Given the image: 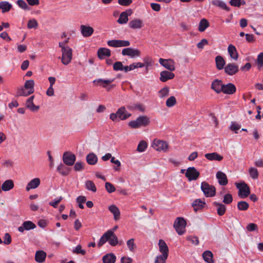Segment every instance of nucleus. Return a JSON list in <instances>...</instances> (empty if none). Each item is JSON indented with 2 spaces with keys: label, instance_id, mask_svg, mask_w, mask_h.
Returning a JSON list of instances; mask_svg holds the SVG:
<instances>
[{
  "label": "nucleus",
  "instance_id": "obj_15",
  "mask_svg": "<svg viewBox=\"0 0 263 263\" xmlns=\"http://www.w3.org/2000/svg\"><path fill=\"white\" fill-rule=\"evenodd\" d=\"M36 228V225L31 221H24L21 226L18 228L19 232L23 233L24 231H29Z\"/></svg>",
  "mask_w": 263,
  "mask_h": 263
},
{
  "label": "nucleus",
  "instance_id": "obj_19",
  "mask_svg": "<svg viewBox=\"0 0 263 263\" xmlns=\"http://www.w3.org/2000/svg\"><path fill=\"white\" fill-rule=\"evenodd\" d=\"M159 251L164 257H168L169 250L166 242L163 239H160L158 243Z\"/></svg>",
  "mask_w": 263,
  "mask_h": 263
},
{
  "label": "nucleus",
  "instance_id": "obj_42",
  "mask_svg": "<svg viewBox=\"0 0 263 263\" xmlns=\"http://www.w3.org/2000/svg\"><path fill=\"white\" fill-rule=\"evenodd\" d=\"M229 4L232 6L239 8L241 6L245 5L246 3L244 0H230Z\"/></svg>",
  "mask_w": 263,
  "mask_h": 263
},
{
  "label": "nucleus",
  "instance_id": "obj_59",
  "mask_svg": "<svg viewBox=\"0 0 263 263\" xmlns=\"http://www.w3.org/2000/svg\"><path fill=\"white\" fill-rule=\"evenodd\" d=\"M246 229L249 232H253L258 229V226L256 224L254 223H250L246 227Z\"/></svg>",
  "mask_w": 263,
  "mask_h": 263
},
{
  "label": "nucleus",
  "instance_id": "obj_8",
  "mask_svg": "<svg viewBox=\"0 0 263 263\" xmlns=\"http://www.w3.org/2000/svg\"><path fill=\"white\" fill-rule=\"evenodd\" d=\"M159 62L162 66L170 71H173L175 70V62L173 59H164L160 58Z\"/></svg>",
  "mask_w": 263,
  "mask_h": 263
},
{
  "label": "nucleus",
  "instance_id": "obj_18",
  "mask_svg": "<svg viewBox=\"0 0 263 263\" xmlns=\"http://www.w3.org/2000/svg\"><path fill=\"white\" fill-rule=\"evenodd\" d=\"M160 80L162 82H165L169 80L174 78L175 74L171 71L163 70L160 72Z\"/></svg>",
  "mask_w": 263,
  "mask_h": 263
},
{
  "label": "nucleus",
  "instance_id": "obj_62",
  "mask_svg": "<svg viewBox=\"0 0 263 263\" xmlns=\"http://www.w3.org/2000/svg\"><path fill=\"white\" fill-rule=\"evenodd\" d=\"M127 245L130 251H134V249L136 248V246L134 243V239L133 238L130 239L127 241Z\"/></svg>",
  "mask_w": 263,
  "mask_h": 263
},
{
  "label": "nucleus",
  "instance_id": "obj_58",
  "mask_svg": "<svg viewBox=\"0 0 263 263\" xmlns=\"http://www.w3.org/2000/svg\"><path fill=\"white\" fill-rule=\"evenodd\" d=\"M17 5L24 10H28L29 7L24 0H18L16 2Z\"/></svg>",
  "mask_w": 263,
  "mask_h": 263
},
{
  "label": "nucleus",
  "instance_id": "obj_6",
  "mask_svg": "<svg viewBox=\"0 0 263 263\" xmlns=\"http://www.w3.org/2000/svg\"><path fill=\"white\" fill-rule=\"evenodd\" d=\"M236 187L239 189L238 195L240 198H246L250 195V187L245 182L237 183Z\"/></svg>",
  "mask_w": 263,
  "mask_h": 263
},
{
  "label": "nucleus",
  "instance_id": "obj_37",
  "mask_svg": "<svg viewBox=\"0 0 263 263\" xmlns=\"http://www.w3.org/2000/svg\"><path fill=\"white\" fill-rule=\"evenodd\" d=\"M34 82L33 80H27L25 82L24 87L28 90L30 93H33L34 91Z\"/></svg>",
  "mask_w": 263,
  "mask_h": 263
},
{
  "label": "nucleus",
  "instance_id": "obj_60",
  "mask_svg": "<svg viewBox=\"0 0 263 263\" xmlns=\"http://www.w3.org/2000/svg\"><path fill=\"white\" fill-rule=\"evenodd\" d=\"M63 198L62 197H60L58 198L55 199L54 200L50 201L49 203V204L54 208H57L58 204L62 201Z\"/></svg>",
  "mask_w": 263,
  "mask_h": 263
},
{
  "label": "nucleus",
  "instance_id": "obj_40",
  "mask_svg": "<svg viewBox=\"0 0 263 263\" xmlns=\"http://www.w3.org/2000/svg\"><path fill=\"white\" fill-rule=\"evenodd\" d=\"M98 160L97 156L93 153H90L86 157L87 162L90 165L95 164Z\"/></svg>",
  "mask_w": 263,
  "mask_h": 263
},
{
  "label": "nucleus",
  "instance_id": "obj_61",
  "mask_svg": "<svg viewBox=\"0 0 263 263\" xmlns=\"http://www.w3.org/2000/svg\"><path fill=\"white\" fill-rule=\"evenodd\" d=\"M105 189L106 191L109 193L115 191V187L108 182L105 183Z\"/></svg>",
  "mask_w": 263,
  "mask_h": 263
},
{
  "label": "nucleus",
  "instance_id": "obj_45",
  "mask_svg": "<svg viewBox=\"0 0 263 263\" xmlns=\"http://www.w3.org/2000/svg\"><path fill=\"white\" fill-rule=\"evenodd\" d=\"M31 94L32 93H30V92L28 90L26 89L24 87H22L18 89L16 96L27 97Z\"/></svg>",
  "mask_w": 263,
  "mask_h": 263
},
{
  "label": "nucleus",
  "instance_id": "obj_11",
  "mask_svg": "<svg viewBox=\"0 0 263 263\" xmlns=\"http://www.w3.org/2000/svg\"><path fill=\"white\" fill-rule=\"evenodd\" d=\"M122 54L123 55H128L133 58L140 57L141 55V51L138 49L126 48L122 50Z\"/></svg>",
  "mask_w": 263,
  "mask_h": 263
},
{
  "label": "nucleus",
  "instance_id": "obj_27",
  "mask_svg": "<svg viewBox=\"0 0 263 263\" xmlns=\"http://www.w3.org/2000/svg\"><path fill=\"white\" fill-rule=\"evenodd\" d=\"M205 157L210 161L217 160L218 161H221L223 158L222 156L216 152L206 154Z\"/></svg>",
  "mask_w": 263,
  "mask_h": 263
},
{
  "label": "nucleus",
  "instance_id": "obj_12",
  "mask_svg": "<svg viewBox=\"0 0 263 263\" xmlns=\"http://www.w3.org/2000/svg\"><path fill=\"white\" fill-rule=\"evenodd\" d=\"M224 72L229 76L235 74L239 71L238 66L234 63H229L224 68Z\"/></svg>",
  "mask_w": 263,
  "mask_h": 263
},
{
  "label": "nucleus",
  "instance_id": "obj_52",
  "mask_svg": "<svg viewBox=\"0 0 263 263\" xmlns=\"http://www.w3.org/2000/svg\"><path fill=\"white\" fill-rule=\"evenodd\" d=\"M38 27V23L34 18L30 20L27 24V27L28 29H36Z\"/></svg>",
  "mask_w": 263,
  "mask_h": 263
},
{
  "label": "nucleus",
  "instance_id": "obj_55",
  "mask_svg": "<svg viewBox=\"0 0 263 263\" xmlns=\"http://www.w3.org/2000/svg\"><path fill=\"white\" fill-rule=\"evenodd\" d=\"M130 45V42L128 41L117 40L116 47H126Z\"/></svg>",
  "mask_w": 263,
  "mask_h": 263
},
{
  "label": "nucleus",
  "instance_id": "obj_21",
  "mask_svg": "<svg viewBox=\"0 0 263 263\" xmlns=\"http://www.w3.org/2000/svg\"><path fill=\"white\" fill-rule=\"evenodd\" d=\"M34 98V96H32L30 97H29L26 101V107L28 109H29L31 111L35 112V111H38V110L40 108V106L35 105L33 103Z\"/></svg>",
  "mask_w": 263,
  "mask_h": 263
},
{
  "label": "nucleus",
  "instance_id": "obj_54",
  "mask_svg": "<svg viewBox=\"0 0 263 263\" xmlns=\"http://www.w3.org/2000/svg\"><path fill=\"white\" fill-rule=\"evenodd\" d=\"M127 107L130 110L138 109L141 112H144L145 111L144 107L142 105L140 104H134L132 106L129 105L127 106Z\"/></svg>",
  "mask_w": 263,
  "mask_h": 263
},
{
  "label": "nucleus",
  "instance_id": "obj_30",
  "mask_svg": "<svg viewBox=\"0 0 263 263\" xmlns=\"http://www.w3.org/2000/svg\"><path fill=\"white\" fill-rule=\"evenodd\" d=\"M98 56L100 59H103L106 57L110 55V50L106 48H100L98 50Z\"/></svg>",
  "mask_w": 263,
  "mask_h": 263
},
{
  "label": "nucleus",
  "instance_id": "obj_63",
  "mask_svg": "<svg viewBox=\"0 0 263 263\" xmlns=\"http://www.w3.org/2000/svg\"><path fill=\"white\" fill-rule=\"evenodd\" d=\"M11 240L10 235L8 233H6L4 238V243L5 245H9L11 242Z\"/></svg>",
  "mask_w": 263,
  "mask_h": 263
},
{
  "label": "nucleus",
  "instance_id": "obj_7",
  "mask_svg": "<svg viewBox=\"0 0 263 263\" xmlns=\"http://www.w3.org/2000/svg\"><path fill=\"white\" fill-rule=\"evenodd\" d=\"M200 176V173L194 167H189L185 173V177L189 181L196 180Z\"/></svg>",
  "mask_w": 263,
  "mask_h": 263
},
{
  "label": "nucleus",
  "instance_id": "obj_13",
  "mask_svg": "<svg viewBox=\"0 0 263 263\" xmlns=\"http://www.w3.org/2000/svg\"><path fill=\"white\" fill-rule=\"evenodd\" d=\"M132 116L130 113H129L125 107H121L119 108L116 111V118L118 117L120 120H126Z\"/></svg>",
  "mask_w": 263,
  "mask_h": 263
},
{
  "label": "nucleus",
  "instance_id": "obj_1",
  "mask_svg": "<svg viewBox=\"0 0 263 263\" xmlns=\"http://www.w3.org/2000/svg\"><path fill=\"white\" fill-rule=\"evenodd\" d=\"M150 119L146 116H140L135 120H132L128 122V126L132 128L136 129L141 127H146L149 124Z\"/></svg>",
  "mask_w": 263,
  "mask_h": 263
},
{
  "label": "nucleus",
  "instance_id": "obj_32",
  "mask_svg": "<svg viewBox=\"0 0 263 263\" xmlns=\"http://www.w3.org/2000/svg\"><path fill=\"white\" fill-rule=\"evenodd\" d=\"M202 257L204 260L207 263H214L213 259V254L211 251L206 250L202 254Z\"/></svg>",
  "mask_w": 263,
  "mask_h": 263
},
{
  "label": "nucleus",
  "instance_id": "obj_35",
  "mask_svg": "<svg viewBox=\"0 0 263 263\" xmlns=\"http://www.w3.org/2000/svg\"><path fill=\"white\" fill-rule=\"evenodd\" d=\"M12 5L7 1H2L0 2V9L3 13H5L10 11L12 8Z\"/></svg>",
  "mask_w": 263,
  "mask_h": 263
},
{
  "label": "nucleus",
  "instance_id": "obj_17",
  "mask_svg": "<svg viewBox=\"0 0 263 263\" xmlns=\"http://www.w3.org/2000/svg\"><path fill=\"white\" fill-rule=\"evenodd\" d=\"M132 13L133 11L130 9L122 12L120 15L119 18L118 20V22L121 24L126 23L128 20V16H130Z\"/></svg>",
  "mask_w": 263,
  "mask_h": 263
},
{
  "label": "nucleus",
  "instance_id": "obj_49",
  "mask_svg": "<svg viewBox=\"0 0 263 263\" xmlns=\"http://www.w3.org/2000/svg\"><path fill=\"white\" fill-rule=\"evenodd\" d=\"M169 87L167 86L164 87L158 91L159 96L160 98L166 97L169 94Z\"/></svg>",
  "mask_w": 263,
  "mask_h": 263
},
{
  "label": "nucleus",
  "instance_id": "obj_50",
  "mask_svg": "<svg viewBox=\"0 0 263 263\" xmlns=\"http://www.w3.org/2000/svg\"><path fill=\"white\" fill-rule=\"evenodd\" d=\"M177 103L176 99L174 96L168 98L166 101V105L168 107L174 106Z\"/></svg>",
  "mask_w": 263,
  "mask_h": 263
},
{
  "label": "nucleus",
  "instance_id": "obj_38",
  "mask_svg": "<svg viewBox=\"0 0 263 263\" xmlns=\"http://www.w3.org/2000/svg\"><path fill=\"white\" fill-rule=\"evenodd\" d=\"M210 24L206 19L202 18L199 22L198 30L200 32H203L209 26Z\"/></svg>",
  "mask_w": 263,
  "mask_h": 263
},
{
  "label": "nucleus",
  "instance_id": "obj_51",
  "mask_svg": "<svg viewBox=\"0 0 263 263\" xmlns=\"http://www.w3.org/2000/svg\"><path fill=\"white\" fill-rule=\"evenodd\" d=\"M72 252L76 254H81L82 255H84L86 254V251L82 249V246L80 245H78L73 249Z\"/></svg>",
  "mask_w": 263,
  "mask_h": 263
},
{
  "label": "nucleus",
  "instance_id": "obj_26",
  "mask_svg": "<svg viewBox=\"0 0 263 263\" xmlns=\"http://www.w3.org/2000/svg\"><path fill=\"white\" fill-rule=\"evenodd\" d=\"M211 3L212 4V5L214 6H216V7H218L223 10H226V11L227 12H229L230 11V7H229L228 6H227V5H226V4L221 1H220V0H213L212 2H211Z\"/></svg>",
  "mask_w": 263,
  "mask_h": 263
},
{
  "label": "nucleus",
  "instance_id": "obj_20",
  "mask_svg": "<svg viewBox=\"0 0 263 263\" xmlns=\"http://www.w3.org/2000/svg\"><path fill=\"white\" fill-rule=\"evenodd\" d=\"M80 29L81 32L84 37H89L94 32V30L92 27L84 25H81Z\"/></svg>",
  "mask_w": 263,
  "mask_h": 263
},
{
  "label": "nucleus",
  "instance_id": "obj_47",
  "mask_svg": "<svg viewBox=\"0 0 263 263\" xmlns=\"http://www.w3.org/2000/svg\"><path fill=\"white\" fill-rule=\"evenodd\" d=\"M249 173L250 176L253 179H256L258 178L259 176L257 168L255 167H250L249 170Z\"/></svg>",
  "mask_w": 263,
  "mask_h": 263
},
{
  "label": "nucleus",
  "instance_id": "obj_2",
  "mask_svg": "<svg viewBox=\"0 0 263 263\" xmlns=\"http://www.w3.org/2000/svg\"><path fill=\"white\" fill-rule=\"evenodd\" d=\"M115 230V227H113L112 229L108 230L101 236L98 243L99 247L102 246L107 241L111 246H115V240L114 239L115 237L114 235Z\"/></svg>",
  "mask_w": 263,
  "mask_h": 263
},
{
  "label": "nucleus",
  "instance_id": "obj_39",
  "mask_svg": "<svg viewBox=\"0 0 263 263\" xmlns=\"http://www.w3.org/2000/svg\"><path fill=\"white\" fill-rule=\"evenodd\" d=\"M103 263H115V256L113 253L106 254L103 257Z\"/></svg>",
  "mask_w": 263,
  "mask_h": 263
},
{
  "label": "nucleus",
  "instance_id": "obj_22",
  "mask_svg": "<svg viewBox=\"0 0 263 263\" xmlns=\"http://www.w3.org/2000/svg\"><path fill=\"white\" fill-rule=\"evenodd\" d=\"M216 178L218 180V183L221 185H226L228 183L226 175L221 171L217 172L216 173Z\"/></svg>",
  "mask_w": 263,
  "mask_h": 263
},
{
  "label": "nucleus",
  "instance_id": "obj_14",
  "mask_svg": "<svg viewBox=\"0 0 263 263\" xmlns=\"http://www.w3.org/2000/svg\"><path fill=\"white\" fill-rule=\"evenodd\" d=\"M236 91V87L235 85L232 83H229L227 84H223L222 86V91L224 94L227 95H233Z\"/></svg>",
  "mask_w": 263,
  "mask_h": 263
},
{
  "label": "nucleus",
  "instance_id": "obj_36",
  "mask_svg": "<svg viewBox=\"0 0 263 263\" xmlns=\"http://www.w3.org/2000/svg\"><path fill=\"white\" fill-rule=\"evenodd\" d=\"M14 186V183L12 180H6L2 185V190L4 191H8Z\"/></svg>",
  "mask_w": 263,
  "mask_h": 263
},
{
  "label": "nucleus",
  "instance_id": "obj_28",
  "mask_svg": "<svg viewBox=\"0 0 263 263\" xmlns=\"http://www.w3.org/2000/svg\"><path fill=\"white\" fill-rule=\"evenodd\" d=\"M46 257V253L44 251H37L35 254V260L39 263L43 262Z\"/></svg>",
  "mask_w": 263,
  "mask_h": 263
},
{
  "label": "nucleus",
  "instance_id": "obj_56",
  "mask_svg": "<svg viewBox=\"0 0 263 263\" xmlns=\"http://www.w3.org/2000/svg\"><path fill=\"white\" fill-rule=\"evenodd\" d=\"M187 241H191V243L195 245H198L199 243V239L197 236H189L186 237Z\"/></svg>",
  "mask_w": 263,
  "mask_h": 263
},
{
  "label": "nucleus",
  "instance_id": "obj_24",
  "mask_svg": "<svg viewBox=\"0 0 263 263\" xmlns=\"http://www.w3.org/2000/svg\"><path fill=\"white\" fill-rule=\"evenodd\" d=\"M213 204L217 207V212L219 216H221L225 214L227 207L224 204L216 201L214 202Z\"/></svg>",
  "mask_w": 263,
  "mask_h": 263
},
{
  "label": "nucleus",
  "instance_id": "obj_64",
  "mask_svg": "<svg viewBox=\"0 0 263 263\" xmlns=\"http://www.w3.org/2000/svg\"><path fill=\"white\" fill-rule=\"evenodd\" d=\"M257 63L258 66H261L263 65V52L260 53L257 59Z\"/></svg>",
  "mask_w": 263,
  "mask_h": 263
},
{
  "label": "nucleus",
  "instance_id": "obj_57",
  "mask_svg": "<svg viewBox=\"0 0 263 263\" xmlns=\"http://www.w3.org/2000/svg\"><path fill=\"white\" fill-rule=\"evenodd\" d=\"M168 257H164L162 255H160L156 257L155 263H166V260Z\"/></svg>",
  "mask_w": 263,
  "mask_h": 263
},
{
  "label": "nucleus",
  "instance_id": "obj_16",
  "mask_svg": "<svg viewBox=\"0 0 263 263\" xmlns=\"http://www.w3.org/2000/svg\"><path fill=\"white\" fill-rule=\"evenodd\" d=\"M223 85L221 80L215 79L212 82L211 88L217 93L219 94L222 92Z\"/></svg>",
  "mask_w": 263,
  "mask_h": 263
},
{
  "label": "nucleus",
  "instance_id": "obj_3",
  "mask_svg": "<svg viewBox=\"0 0 263 263\" xmlns=\"http://www.w3.org/2000/svg\"><path fill=\"white\" fill-rule=\"evenodd\" d=\"M59 47L61 48L62 57L61 62L63 64L67 65L69 64L72 60V50L69 47H65L62 43H59Z\"/></svg>",
  "mask_w": 263,
  "mask_h": 263
},
{
  "label": "nucleus",
  "instance_id": "obj_23",
  "mask_svg": "<svg viewBox=\"0 0 263 263\" xmlns=\"http://www.w3.org/2000/svg\"><path fill=\"white\" fill-rule=\"evenodd\" d=\"M228 51L232 59L236 61L237 60L239 55L235 46L232 44H230L228 48Z\"/></svg>",
  "mask_w": 263,
  "mask_h": 263
},
{
  "label": "nucleus",
  "instance_id": "obj_41",
  "mask_svg": "<svg viewBox=\"0 0 263 263\" xmlns=\"http://www.w3.org/2000/svg\"><path fill=\"white\" fill-rule=\"evenodd\" d=\"M113 80H103L102 79H99L98 80H96L93 81L94 84H97V85L102 86L103 87H106L108 84H110L112 82Z\"/></svg>",
  "mask_w": 263,
  "mask_h": 263
},
{
  "label": "nucleus",
  "instance_id": "obj_48",
  "mask_svg": "<svg viewBox=\"0 0 263 263\" xmlns=\"http://www.w3.org/2000/svg\"><path fill=\"white\" fill-rule=\"evenodd\" d=\"M77 202L78 203L79 207L83 209L84 206L83 205V203H84L86 201V198L84 196H79L77 198Z\"/></svg>",
  "mask_w": 263,
  "mask_h": 263
},
{
  "label": "nucleus",
  "instance_id": "obj_25",
  "mask_svg": "<svg viewBox=\"0 0 263 263\" xmlns=\"http://www.w3.org/2000/svg\"><path fill=\"white\" fill-rule=\"evenodd\" d=\"M40 184V180L38 178H34L31 180L28 183L26 190L27 191H30L31 189H33L37 187Z\"/></svg>",
  "mask_w": 263,
  "mask_h": 263
},
{
  "label": "nucleus",
  "instance_id": "obj_33",
  "mask_svg": "<svg viewBox=\"0 0 263 263\" xmlns=\"http://www.w3.org/2000/svg\"><path fill=\"white\" fill-rule=\"evenodd\" d=\"M215 62L216 68L218 70H221L224 68V66L226 64V62L222 56H216L215 58Z\"/></svg>",
  "mask_w": 263,
  "mask_h": 263
},
{
  "label": "nucleus",
  "instance_id": "obj_9",
  "mask_svg": "<svg viewBox=\"0 0 263 263\" xmlns=\"http://www.w3.org/2000/svg\"><path fill=\"white\" fill-rule=\"evenodd\" d=\"M153 147L158 151H166L168 148L167 143L164 141L155 139L153 142Z\"/></svg>",
  "mask_w": 263,
  "mask_h": 263
},
{
  "label": "nucleus",
  "instance_id": "obj_10",
  "mask_svg": "<svg viewBox=\"0 0 263 263\" xmlns=\"http://www.w3.org/2000/svg\"><path fill=\"white\" fill-rule=\"evenodd\" d=\"M76 156L71 153L65 152L63 155V161L64 163L68 166H72L76 161Z\"/></svg>",
  "mask_w": 263,
  "mask_h": 263
},
{
  "label": "nucleus",
  "instance_id": "obj_44",
  "mask_svg": "<svg viewBox=\"0 0 263 263\" xmlns=\"http://www.w3.org/2000/svg\"><path fill=\"white\" fill-rule=\"evenodd\" d=\"M249 208V204L245 201H240L237 203V208L239 211H246Z\"/></svg>",
  "mask_w": 263,
  "mask_h": 263
},
{
  "label": "nucleus",
  "instance_id": "obj_31",
  "mask_svg": "<svg viewBox=\"0 0 263 263\" xmlns=\"http://www.w3.org/2000/svg\"><path fill=\"white\" fill-rule=\"evenodd\" d=\"M70 168L61 163L57 167V171L63 176L69 175Z\"/></svg>",
  "mask_w": 263,
  "mask_h": 263
},
{
  "label": "nucleus",
  "instance_id": "obj_43",
  "mask_svg": "<svg viewBox=\"0 0 263 263\" xmlns=\"http://www.w3.org/2000/svg\"><path fill=\"white\" fill-rule=\"evenodd\" d=\"M85 187L87 190L91 191L92 192L97 191L96 186L92 181L87 180L85 182Z\"/></svg>",
  "mask_w": 263,
  "mask_h": 263
},
{
  "label": "nucleus",
  "instance_id": "obj_53",
  "mask_svg": "<svg viewBox=\"0 0 263 263\" xmlns=\"http://www.w3.org/2000/svg\"><path fill=\"white\" fill-rule=\"evenodd\" d=\"M233 201V197L231 194L228 193L226 194L224 197L223 199V202L227 204H230Z\"/></svg>",
  "mask_w": 263,
  "mask_h": 263
},
{
  "label": "nucleus",
  "instance_id": "obj_29",
  "mask_svg": "<svg viewBox=\"0 0 263 263\" xmlns=\"http://www.w3.org/2000/svg\"><path fill=\"white\" fill-rule=\"evenodd\" d=\"M206 204L204 201H202L200 199H196L192 203V206L194 208L195 211L197 212L198 210L202 209L204 205Z\"/></svg>",
  "mask_w": 263,
  "mask_h": 263
},
{
  "label": "nucleus",
  "instance_id": "obj_46",
  "mask_svg": "<svg viewBox=\"0 0 263 263\" xmlns=\"http://www.w3.org/2000/svg\"><path fill=\"white\" fill-rule=\"evenodd\" d=\"M147 147V142L144 140H142L138 144L137 150L139 152H143L145 151Z\"/></svg>",
  "mask_w": 263,
  "mask_h": 263
},
{
  "label": "nucleus",
  "instance_id": "obj_4",
  "mask_svg": "<svg viewBox=\"0 0 263 263\" xmlns=\"http://www.w3.org/2000/svg\"><path fill=\"white\" fill-rule=\"evenodd\" d=\"M186 221L183 217H177L174 221V227L177 233L180 235H183L185 232Z\"/></svg>",
  "mask_w": 263,
  "mask_h": 263
},
{
  "label": "nucleus",
  "instance_id": "obj_5",
  "mask_svg": "<svg viewBox=\"0 0 263 263\" xmlns=\"http://www.w3.org/2000/svg\"><path fill=\"white\" fill-rule=\"evenodd\" d=\"M201 189L206 197H214L216 194V188L214 186L209 184L205 181L201 184Z\"/></svg>",
  "mask_w": 263,
  "mask_h": 263
},
{
  "label": "nucleus",
  "instance_id": "obj_34",
  "mask_svg": "<svg viewBox=\"0 0 263 263\" xmlns=\"http://www.w3.org/2000/svg\"><path fill=\"white\" fill-rule=\"evenodd\" d=\"M129 27L133 29L141 28L142 27V21L140 19H135L129 22Z\"/></svg>",
  "mask_w": 263,
  "mask_h": 263
}]
</instances>
